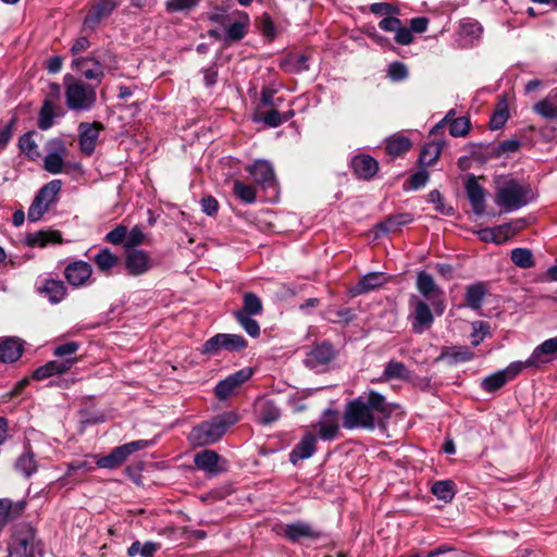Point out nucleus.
<instances>
[{"label":"nucleus","instance_id":"1","mask_svg":"<svg viewBox=\"0 0 557 557\" xmlns=\"http://www.w3.org/2000/svg\"><path fill=\"white\" fill-rule=\"evenodd\" d=\"M392 407L385 397L374 391L362 394L346 405L343 425L348 430H373L391 417Z\"/></svg>","mask_w":557,"mask_h":557},{"label":"nucleus","instance_id":"2","mask_svg":"<svg viewBox=\"0 0 557 557\" xmlns=\"http://www.w3.org/2000/svg\"><path fill=\"white\" fill-rule=\"evenodd\" d=\"M237 421L234 413H224L210 421L203 422L195 428L188 434V441L194 446H207L218 442L226 432L230 425Z\"/></svg>","mask_w":557,"mask_h":557},{"label":"nucleus","instance_id":"3","mask_svg":"<svg viewBox=\"0 0 557 557\" xmlns=\"http://www.w3.org/2000/svg\"><path fill=\"white\" fill-rule=\"evenodd\" d=\"M65 99L70 110L87 111L96 102V86L85 84L71 74L64 76Z\"/></svg>","mask_w":557,"mask_h":557},{"label":"nucleus","instance_id":"4","mask_svg":"<svg viewBox=\"0 0 557 557\" xmlns=\"http://www.w3.org/2000/svg\"><path fill=\"white\" fill-rule=\"evenodd\" d=\"M531 199L532 195L529 188L515 181H509L498 189L495 200L506 211H513L525 206Z\"/></svg>","mask_w":557,"mask_h":557},{"label":"nucleus","instance_id":"5","mask_svg":"<svg viewBox=\"0 0 557 557\" xmlns=\"http://www.w3.org/2000/svg\"><path fill=\"white\" fill-rule=\"evenodd\" d=\"M62 187L60 180H52L44 185L35 196L27 216L32 222H36L49 210L50 206L57 201V196Z\"/></svg>","mask_w":557,"mask_h":557},{"label":"nucleus","instance_id":"6","mask_svg":"<svg viewBox=\"0 0 557 557\" xmlns=\"http://www.w3.org/2000/svg\"><path fill=\"white\" fill-rule=\"evenodd\" d=\"M416 286L423 300L429 301L437 315H442L445 310L444 292L435 283L433 276L428 272H419Z\"/></svg>","mask_w":557,"mask_h":557},{"label":"nucleus","instance_id":"7","mask_svg":"<svg viewBox=\"0 0 557 557\" xmlns=\"http://www.w3.org/2000/svg\"><path fill=\"white\" fill-rule=\"evenodd\" d=\"M36 542L35 531L29 525L15 530L9 544V557H30Z\"/></svg>","mask_w":557,"mask_h":557},{"label":"nucleus","instance_id":"8","mask_svg":"<svg viewBox=\"0 0 557 557\" xmlns=\"http://www.w3.org/2000/svg\"><path fill=\"white\" fill-rule=\"evenodd\" d=\"M409 306L412 309L410 315L412 318V330L416 333L421 334L425 330L430 329L434 321L431 304L429 305L417 295H411L409 298Z\"/></svg>","mask_w":557,"mask_h":557},{"label":"nucleus","instance_id":"9","mask_svg":"<svg viewBox=\"0 0 557 557\" xmlns=\"http://www.w3.org/2000/svg\"><path fill=\"white\" fill-rule=\"evenodd\" d=\"M247 346L246 339L237 334H216L208 339L202 348L203 354L216 355L222 349L228 351L242 350Z\"/></svg>","mask_w":557,"mask_h":557},{"label":"nucleus","instance_id":"10","mask_svg":"<svg viewBox=\"0 0 557 557\" xmlns=\"http://www.w3.org/2000/svg\"><path fill=\"white\" fill-rule=\"evenodd\" d=\"M194 463L198 470L215 476L227 470V461L212 449H203L194 456Z\"/></svg>","mask_w":557,"mask_h":557},{"label":"nucleus","instance_id":"11","mask_svg":"<svg viewBox=\"0 0 557 557\" xmlns=\"http://www.w3.org/2000/svg\"><path fill=\"white\" fill-rule=\"evenodd\" d=\"M47 154L44 158V169L51 174H59L64 166L67 148L63 141L53 139L48 143Z\"/></svg>","mask_w":557,"mask_h":557},{"label":"nucleus","instance_id":"12","mask_svg":"<svg viewBox=\"0 0 557 557\" xmlns=\"http://www.w3.org/2000/svg\"><path fill=\"white\" fill-rule=\"evenodd\" d=\"M71 67L79 72L87 81H96L100 84L104 77V67L99 60L94 57L74 58Z\"/></svg>","mask_w":557,"mask_h":557},{"label":"nucleus","instance_id":"13","mask_svg":"<svg viewBox=\"0 0 557 557\" xmlns=\"http://www.w3.org/2000/svg\"><path fill=\"white\" fill-rule=\"evenodd\" d=\"M252 373L253 371L251 368H244L228 375L225 380H222L216 384L214 388L215 396L220 400L227 399L237 387L252 376Z\"/></svg>","mask_w":557,"mask_h":557},{"label":"nucleus","instance_id":"14","mask_svg":"<svg viewBox=\"0 0 557 557\" xmlns=\"http://www.w3.org/2000/svg\"><path fill=\"white\" fill-rule=\"evenodd\" d=\"M153 267L148 252L141 249H129L125 256V268L131 275L138 276L147 273Z\"/></svg>","mask_w":557,"mask_h":557},{"label":"nucleus","instance_id":"15","mask_svg":"<svg viewBox=\"0 0 557 557\" xmlns=\"http://www.w3.org/2000/svg\"><path fill=\"white\" fill-rule=\"evenodd\" d=\"M250 24L249 16L244 11H234L231 13V20L225 30V40L233 42L242 40L248 30Z\"/></svg>","mask_w":557,"mask_h":557},{"label":"nucleus","instance_id":"16","mask_svg":"<svg viewBox=\"0 0 557 557\" xmlns=\"http://www.w3.org/2000/svg\"><path fill=\"white\" fill-rule=\"evenodd\" d=\"M253 181L262 188H274L276 178L272 165L264 160H258L247 168Z\"/></svg>","mask_w":557,"mask_h":557},{"label":"nucleus","instance_id":"17","mask_svg":"<svg viewBox=\"0 0 557 557\" xmlns=\"http://www.w3.org/2000/svg\"><path fill=\"white\" fill-rule=\"evenodd\" d=\"M91 265L85 261H74L64 270L67 283L74 287L84 286L91 277Z\"/></svg>","mask_w":557,"mask_h":557},{"label":"nucleus","instance_id":"18","mask_svg":"<svg viewBox=\"0 0 557 557\" xmlns=\"http://www.w3.org/2000/svg\"><path fill=\"white\" fill-rule=\"evenodd\" d=\"M314 428L318 429L319 436L323 441L334 440L339 430L338 412L334 409H326Z\"/></svg>","mask_w":557,"mask_h":557},{"label":"nucleus","instance_id":"19","mask_svg":"<svg viewBox=\"0 0 557 557\" xmlns=\"http://www.w3.org/2000/svg\"><path fill=\"white\" fill-rule=\"evenodd\" d=\"M557 354V337L546 339L539 345L527 359V367H535L547 363Z\"/></svg>","mask_w":557,"mask_h":557},{"label":"nucleus","instance_id":"20","mask_svg":"<svg viewBox=\"0 0 557 557\" xmlns=\"http://www.w3.org/2000/svg\"><path fill=\"white\" fill-rule=\"evenodd\" d=\"M101 128L102 125L97 122L79 125V146L85 154L90 156L95 151Z\"/></svg>","mask_w":557,"mask_h":557},{"label":"nucleus","instance_id":"21","mask_svg":"<svg viewBox=\"0 0 557 557\" xmlns=\"http://www.w3.org/2000/svg\"><path fill=\"white\" fill-rule=\"evenodd\" d=\"M334 358V350L331 344L321 343L313 346L306 356V364L312 369L327 364Z\"/></svg>","mask_w":557,"mask_h":557},{"label":"nucleus","instance_id":"22","mask_svg":"<svg viewBox=\"0 0 557 557\" xmlns=\"http://www.w3.org/2000/svg\"><path fill=\"white\" fill-rule=\"evenodd\" d=\"M317 436L313 433H306L300 442L289 454V460L296 465L299 460L310 458L315 451Z\"/></svg>","mask_w":557,"mask_h":557},{"label":"nucleus","instance_id":"23","mask_svg":"<svg viewBox=\"0 0 557 557\" xmlns=\"http://www.w3.org/2000/svg\"><path fill=\"white\" fill-rule=\"evenodd\" d=\"M73 367V360H51L33 372V379L42 381L52 375L66 373Z\"/></svg>","mask_w":557,"mask_h":557},{"label":"nucleus","instance_id":"24","mask_svg":"<svg viewBox=\"0 0 557 557\" xmlns=\"http://www.w3.org/2000/svg\"><path fill=\"white\" fill-rule=\"evenodd\" d=\"M284 535L292 542H298L301 539L314 540L320 536V532L313 529L309 523L295 522L286 524L283 529Z\"/></svg>","mask_w":557,"mask_h":557},{"label":"nucleus","instance_id":"25","mask_svg":"<svg viewBox=\"0 0 557 557\" xmlns=\"http://www.w3.org/2000/svg\"><path fill=\"white\" fill-rule=\"evenodd\" d=\"M351 166L355 174L362 180L372 178L379 170L376 160L367 154L356 156L351 160Z\"/></svg>","mask_w":557,"mask_h":557},{"label":"nucleus","instance_id":"26","mask_svg":"<svg viewBox=\"0 0 557 557\" xmlns=\"http://www.w3.org/2000/svg\"><path fill=\"white\" fill-rule=\"evenodd\" d=\"M467 196L475 214L481 215L485 210L484 190L478 184L474 176H470L466 183Z\"/></svg>","mask_w":557,"mask_h":557},{"label":"nucleus","instance_id":"27","mask_svg":"<svg viewBox=\"0 0 557 557\" xmlns=\"http://www.w3.org/2000/svg\"><path fill=\"white\" fill-rule=\"evenodd\" d=\"M474 358V354L466 346L445 347L438 359L446 360L450 364L467 362Z\"/></svg>","mask_w":557,"mask_h":557},{"label":"nucleus","instance_id":"28","mask_svg":"<svg viewBox=\"0 0 557 557\" xmlns=\"http://www.w3.org/2000/svg\"><path fill=\"white\" fill-rule=\"evenodd\" d=\"M256 411L259 421L263 424H270L276 421L281 416V411L276 405L272 400L264 398L257 401Z\"/></svg>","mask_w":557,"mask_h":557},{"label":"nucleus","instance_id":"29","mask_svg":"<svg viewBox=\"0 0 557 557\" xmlns=\"http://www.w3.org/2000/svg\"><path fill=\"white\" fill-rule=\"evenodd\" d=\"M535 113L547 120H557V90H553L546 98L533 107Z\"/></svg>","mask_w":557,"mask_h":557},{"label":"nucleus","instance_id":"30","mask_svg":"<svg viewBox=\"0 0 557 557\" xmlns=\"http://www.w3.org/2000/svg\"><path fill=\"white\" fill-rule=\"evenodd\" d=\"M23 345L18 339L7 338L0 343V360L14 362L22 356Z\"/></svg>","mask_w":557,"mask_h":557},{"label":"nucleus","instance_id":"31","mask_svg":"<svg viewBox=\"0 0 557 557\" xmlns=\"http://www.w3.org/2000/svg\"><path fill=\"white\" fill-rule=\"evenodd\" d=\"M486 294L487 287L483 282L467 286L465 295L467 306L473 310L480 309Z\"/></svg>","mask_w":557,"mask_h":557},{"label":"nucleus","instance_id":"32","mask_svg":"<svg viewBox=\"0 0 557 557\" xmlns=\"http://www.w3.org/2000/svg\"><path fill=\"white\" fill-rule=\"evenodd\" d=\"M40 294L48 296L52 304L60 302L66 295V288L60 280H46L42 286L38 287Z\"/></svg>","mask_w":557,"mask_h":557},{"label":"nucleus","instance_id":"33","mask_svg":"<svg viewBox=\"0 0 557 557\" xmlns=\"http://www.w3.org/2000/svg\"><path fill=\"white\" fill-rule=\"evenodd\" d=\"M62 242L61 234L58 231H39L36 233H30L26 237V243L32 247H45L49 243H58Z\"/></svg>","mask_w":557,"mask_h":557},{"label":"nucleus","instance_id":"34","mask_svg":"<svg viewBox=\"0 0 557 557\" xmlns=\"http://www.w3.org/2000/svg\"><path fill=\"white\" fill-rule=\"evenodd\" d=\"M413 216L411 213L403 212L388 215L377 227L384 233L396 232L399 227L412 222Z\"/></svg>","mask_w":557,"mask_h":557},{"label":"nucleus","instance_id":"35","mask_svg":"<svg viewBox=\"0 0 557 557\" xmlns=\"http://www.w3.org/2000/svg\"><path fill=\"white\" fill-rule=\"evenodd\" d=\"M127 454L124 450L123 446H119L114 448L108 456L97 458V456H94L92 458L96 459V465L100 468H107V469H113L119 466H121L126 459Z\"/></svg>","mask_w":557,"mask_h":557},{"label":"nucleus","instance_id":"36","mask_svg":"<svg viewBox=\"0 0 557 557\" xmlns=\"http://www.w3.org/2000/svg\"><path fill=\"white\" fill-rule=\"evenodd\" d=\"M24 509V503L13 504L10 499H0V528L8 521L18 517Z\"/></svg>","mask_w":557,"mask_h":557},{"label":"nucleus","instance_id":"37","mask_svg":"<svg viewBox=\"0 0 557 557\" xmlns=\"http://www.w3.org/2000/svg\"><path fill=\"white\" fill-rule=\"evenodd\" d=\"M444 147V141H430L428 143L420 153L419 161L422 165L430 166L432 165L441 156L442 149Z\"/></svg>","mask_w":557,"mask_h":557},{"label":"nucleus","instance_id":"38","mask_svg":"<svg viewBox=\"0 0 557 557\" xmlns=\"http://www.w3.org/2000/svg\"><path fill=\"white\" fill-rule=\"evenodd\" d=\"M79 349V343L77 342H66L64 344H60L54 347L53 355L58 357V360H73V366L82 360L81 357L76 356V352Z\"/></svg>","mask_w":557,"mask_h":557},{"label":"nucleus","instance_id":"39","mask_svg":"<svg viewBox=\"0 0 557 557\" xmlns=\"http://www.w3.org/2000/svg\"><path fill=\"white\" fill-rule=\"evenodd\" d=\"M411 147V141L408 137L403 135H393L386 140V152L389 156L398 157Z\"/></svg>","mask_w":557,"mask_h":557},{"label":"nucleus","instance_id":"40","mask_svg":"<svg viewBox=\"0 0 557 557\" xmlns=\"http://www.w3.org/2000/svg\"><path fill=\"white\" fill-rule=\"evenodd\" d=\"M394 379L406 380L409 379V371L405 363L396 360H391L383 371L382 380L389 381Z\"/></svg>","mask_w":557,"mask_h":557},{"label":"nucleus","instance_id":"41","mask_svg":"<svg viewBox=\"0 0 557 557\" xmlns=\"http://www.w3.org/2000/svg\"><path fill=\"white\" fill-rule=\"evenodd\" d=\"M263 310L261 299L253 293H245L243 297V308L234 313H245L248 315L260 314Z\"/></svg>","mask_w":557,"mask_h":557},{"label":"nucleus","instance_id":"42","mask_svg":"<svg viewBox=\"0 0 557 557\" xmlns=\"http://www.w3.org/2000/svg\"><path fill=\"white\" fill-rule=\"evenodd\" d=\"M36 135V132H28L18 139L21 151L30 160H36L40 156L38 145L34 138Z\"/></svg>","mask_w":557,"mask_h":557},{"label":"nucleus","instance_id":"43","mask_svg":"<svg viewBox=\"0 0 557 557\" xmlns=\"http://www.w3.org/2000/svg\"><path fill=\"white\" fill-rule=\"evenodd\" d=\"M55 117V108L54 103L50 98H47L39 111L38 116V127L40 129H49L53 124V119Z\"/></svg>","mask_w":557,"mask_h":557},{"label":"nucleus","instance_id":"44","mask_svg":"<svg viewBox=\"0 0 557 557\" xmlns=\"http://www.w3.org/2000/svg\"><path fill=\"white\" fill-rule=\"evenodd\" d=\"M15 469L26 478L34 474L37 471V462L34 454L27 450L21 455L15 462Z\"/></svg>","mask_w":557,"mask_h":557},{"label":"nucleus","instance_id":"45","mask_svg":"<svg viewBox=\"0 0 557 557\" xmlns=\"http://www.w3.org/2000/svg\"><path fill=\"white\" fill-rule=\"evenodd\" d=\"M94 261L100 271L108 272L117 264L119 258L108 248H103L95 256Z\"/></svg>","mask_w":557,"mask_h":557},{"label":"nucleus","instance_id":"46","mask_svg":"<svg viewBox=\"0 0 557 557\" xmlns=\"http://www.w3.org/2000/svg\"><path fill=\"white\" fill-rule=\"evenodd\" d=\"M433 495L444 502H450L455 496V484L450 480L437 481L431 488Z\"/></svg>","mask_w":557,"mask_h":557},{"label":"nucleus","instance_id":"47","mask_svg":"<svg viewBox=\"0 0 557 557\" xmlns=\"http://www.w3.org/2000/svg\"><path fill=\"white\" fill-rule=\"evenodd\" d=\"M384 283L382 273L372 272L364 275L356 286L357 293H366L372 290Z\"/></svg>","mask_w":557,"mask_h":557},{"label":"nucleus","instance_id":"48","mask_svg":"<svg viewBox=\"0 0 557 557\" xmlns=\"http://www.w3.org/2000/svg\"><path fill=\"white\" fill-rule=\"evenodd\" d=\"M511 261L521 269H530L534 265L533 255L530 249L515 248L510 255Z\"/></svg>","mask_w":557,"mask_h":557},{"label":"nucleus","instance_id":"49","mask_svg":"<svg viewBox=\"0 0 557 557\" xmlns=\"http://www.w3.org/2000/svg\"><path fill=\"white\" fill-rule=\"evenodd\" d=\"M158 549V545L153 542H146L141 544L139 541H135L127 549V554L131 557L141 555L143 557H152Z\"/></svg>","mask_w":557,"mask_h":557},{"label":"nucleus","instance_id":"50","mask_svg":"<svg viewBox=\"0 0 557 557\" xmlns=\"http://www.w3.org/2000/svg\"><path fill=\"white\" fill-rule=\"evenodd\" d=\"M507 382L508 381H507L504 372L502 370H499V371L486 376L482 381L481 385L485 392L493 393V392L502 388Z\"/></svg>","mask_w":557,"mask_h":557},{"label":"nucleus","instance_id":"51","mask_svg":"<svg viewBox=\"0 0 557 557\" xmlns=\"http://www.w3.org/2000/svg\"><path fill=\"white\" fill-rule=\"evenodd\" d=\"M233 191L237 198L246 203H252L256 200V190L252 186L247 185L240 181H235L233 184Z\"/></svg>","mask_w":557,"mask_h":557},{"label":"nucleus","instance_id":"52","mask_svg":"<svg viewBox=\"0 0 557 557\" xmlns=\"http://www.w3.org/2000/svg\"><path fill=\"white\" fill-rule=\"evenodd\" d=\"M509 117L508 107L505 101L497 104L493 115L491 116L490 126L492 129L502 128Z\"/></svg>","mask_w":557,"mask_h":557},{"label":"nucleus","instance_id":"53","mask_svg":"<svg viewBox=\"0 0 557 557\" xmlns=\"http://www.w3.org/2000/svg\"><path fill=\"white\" fill-rule=\"evenodd\" d=\"M237 322L240 326L247 332L251 337H257L260 334V325L259 323L252 319V315L243 314V313H234Z\"/></svg>","mask_w":557,"mask_h":557},{"label":"nucleus","instance_id":"54","mask_svg":"<svg viewBox=\"0 0 557 557\" xmlns=\"http://www.w3.org/2000/svg\"><path fill=\"white\" fill-rule=\"evenodd\" d=\"M472 346L476 347L481 344V342L490 335V324L485 321H474L472 322Z\"/></svg>","mask_w":557,"mask_h":557},{"label":"nucleus","instance_id":"55","mask_svg":"<svg viewBox=\"0 0 557 557\" xmlns=\"http://www.w3.org/2000/svg\"><path fill=\"white\" fill-rule=\"evenodd\" d=\"M470 120L469 117L461 116L451 121L449 125V134L453 137H466L470 131Z\"/></svg>","mask_w":557,"mask_h":557},{"label":"nucleus","instance_id":"56","mask_svg":"<svg viewBox=\"0 0 557 557\" xmlns=\"http://www.w3.org/2000/svg\"><path fill=\"white\" fill-rule=\"evenodd\" d=\"M199 0H168L165 2V10L169 13L187 11L196 8Z\"/></svg>","mask_w":557,"mask_h":557},{"label":"nucleus","instance_id":"57","mask_svg":"<svg viewBox=\"0 0 557 557\" xmlns=\"http://www.w3.org/2000/svg\"><path fill=\"white\" fill-rule=\"evenodd\" d=\"M116 7L117 2L115 0H98L94 7L95 20L100 21L108 16Z\"/></svg>","mask_w":557,"mask_h":557},{"label":"nucleus","instance_id":"58","mask_svg":"<svg viewBox=\"0 0 557 557\" xmlns=\"http://www.w3.org/2000/svg\"><path fill=\"white\" fill-rule=\"evenodd\" d=\"M145 237L146 235L138 226L133 227L129 232H127L125 242L126 249H135L136 246H139L145 242Z\"/></svg>","mask_w":557,"mask_h":557},{"label":"nucleus","instance_id":"59","mask_svg":"<svg viewBox=\"0 0 557 557\" xmlns=\"http://www.w3.org/2000/svg\"><path fill=\"white\" fill-rule=\"evenodd\" d=\"M387 75L392 81L399 82L408 76V69L401 62H394L389 64Z\"/></svg>","mask_w":557,"mask_h":557},{"label":"nucleus","instance_id":"60","mask_svg":"<svg viewBox=\"0 0 557 557\" xmlns=\"http://www.w3.org/2000/svg\"><path fill=\"white\" fill-rule=\"evenodd\" d=\"M126 237H127L126 226L119 225L106 235V240L113 245H119V244L123 243V240L126 242Z\"/></svg>","mask_w":557,"mask_h":557},{"label":"nucleus","instance_id":"61","mask_svg":"<svg viewBox=\"0 0 557 557\" xmlns=\"http://www.w3.org/2000/svg\"><path fill=\"white\" fill-rule=\"evenodd\" d=\"M370 10L374 14L387 16L399 13V9L397 7L386 2L373 3L371 4Z\"/></svg>","mask_w":557,"mask_h":557},{"label":"nucleus","instance_id":"62","mask_svg":"<svg viewBox=\"0 0 557 557\" xmlns=\"http://www.w3.org/2000/svg\"><path fill=\"white\" fill-rule=\"evenodd\" d=\"M92 469H94L92 462L87 459L74 460V461L67 463L66 475H72L76 471L89 472Z\"/></svg>","mask_w":557,"mask_h":557},{"label":"nucleus","instance_id":"63","mask_svg":"<svg viewBox=\"0 0 557 557\" xmlns=\"http://www.w3.org/2000/svg\"><path fill=\"white\" fill-rule=\"evenodd\" d=\"M460 32L462 35L470 37H479L482 33V27L478 22L474 21H463L460 24Z\"/></svg>","mask_w":557,"mask_h":557},{"label":"nucleus","instance_id":"64","mask_svg":"<svg viewBox=\"0 0 557 557\" xmlns=\"http://www.w3.org/2000/svg\"><path fill=\"white\" fill-rule=\"evenodd\" d=\"M395 41L403 46L410 45L413 41L411 29L400 25L395 33Z\"/></svg>","mask_w":557,"mask_h":557}]
</instances>
